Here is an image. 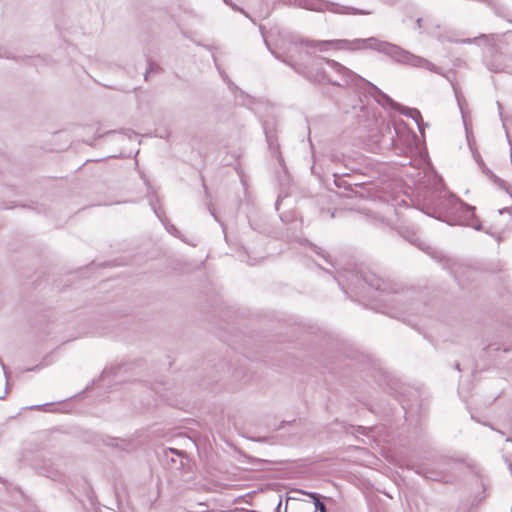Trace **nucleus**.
<instances>
[{
	"label": "nucleus",
	"instance_id": "7",
	"mask_svg": "<svg viewBox=\"0 0 512 512\" xmlns=\"http://www.w3.org/2000/svg\"><path fill=\"white\" fill-rule=\"evenodd\" d=\"M410 468L414 470L417 474L433 480V481H439V482H449L450 476L445 474L442 471L433 470L430 468H427L420 464L411 465Z\"/></svg>",
	"mask_w": 512,
	"mask_h": 512
},
{
	"label": "nucleus",
	"instance_id": "34",
	"mask_svg": "<svg viewBox=\"0 0 512 512\" xmlns=\"http://www.w3.org/2000/svg\"><path fill=\"white\" fill-rule=\"evenodd\" d=\"M203 186H204V188H205V194H206V196L208 197V196H209V194H208L207 187H206V185H205V184H203Z\"/></svg>",
	"mask_w": 512,
	"mask_h": 512
},
{
	"label": "nucleus",
	"instance_id": "24",
	"mask_svg": "<svg viewBox=\"0 0 512 512\" xmlns=\"http://www.w3.org/2000/svg\"><path fill=\"white\" fill-rule=\"evenodd\" d=\"M456 98H457V101H458V105L460 107V109L462 110V100H461V97L459 96V94L456 92Z\"/></svg>",
	"mask_w": 512,
	"mask_h": 512
},
{
	"label": "nucleus",
	"instance_id": "35",
	"mask_svg": "<svg viewBox=\"0 0 512 512\" xmlns=\"http://www.w3.org/2000/svg\"><path fill=\"white\" fill-rule=\"evenodd\" d=\"M42 406L41 405H36V406H33L32 408L33 409H40Z\"/></svg>",
	"mask_w": 512,
	"mask_h": 512
},
{
	"label": "nucleus",
	"instance_id": "28",
	"mask_svg": "<svg viewBox=\"0 0 512 512\" xmlns=\"http://www.w3.org/2000/svg\"><path fill=\"white\" fill-rule=\"evenodd\" d=\"M474 158L477 162L480 161V159H482L479 153H474Z\"/></svg>",
	"mask_w": 512,
	"mask_h": 512
},
{
	"label": "nucleus",
	"instance_id": "16",
	"mask_svg": "<svg viewBox=\"0 0 512 512\" xmlns=\"http://www.w3.org/2000/svg\"><path fill=\"white\" fill-rule=\"evenodd\" d=\"M289 3L305 9H314L312 0H289Z\"/></svg>",
	"mask_w": 512,
	"mask_h": 512
},
{
	"label": "nucleus",
	"instance_id": "26",
	"mask_svg": "<svg viewBox=\"0 0 512 512\" xmlns=\"http://www.w3.org/2000/svg\"><path fill=\"white\" fill-rule=\"evenodd\" d=\"M478 164H479V166L481 167L482 170L486 167V165H485V163H484V161L482 159H480V161H478Z\"/></svg>",
	"mask_w": 512,
	"mask_h": 512
},
{
	"label": "nucleus",
	"instance_id": "30",
	"mask_svg": "<svg viewBox=\"0 0 512 512\" xmlns=\"http://www.w3.org/2000/svg\"><path fill=\"white\" fill-rule=\"evenodd\" d=\"M508 211H509V208H503V209L499 210V213L503 214L504 212H508Z\"/></svg>",
	"mask_w": 512,
	"mask_h": 512
},
{
	"label": "nucleus",
	"instance_id": "19",
	"mask_svg": "<svg viewBox=\"0 0 512 512\" xmlns=\"http://www.w3.org/2000/svg\"><path fill=\"white\" fill-rule=\"evenodd\" d=\"M208 210H209L210 214L214 217V219L216 221H219V219H218V217L216 215L215 209H214V207H213V205L211 203L208 204Z\"/></svg>",
	"mask_w": 512,
	"mask_h": 512
},
{
	"label": "nucleus",
	"instance_id": "10",
	"mask_svg": "<svg viewBox=\"0 0 512 512\" xmlns=\"http://www.w3.org/2000/svg\"><path fill=\"white\" fill-rule=\"evenodd\" d=\"M483 173L499 188L505 190L507 193L511 195L510 186L506 181L495 175L488 167H485L483 169Z\"/></svg>",
	"mask_w": 512,
	"mask_h": 512
},
{
	"label": "nucleus",
	"instance_id": "15",
	"mask_svg": "<svg viewBox=\"0 0 512 512\" xmlns=\"http://www.w3.org/2000/svg\"><path fill=\"white\" fill-rule=\"evenodd\" d=\"M369 39L370 38H368L366 40H354L352 42L350 41L349 49H358V48H360V45H362L364 43H369V47L372 49H375V47H377V44L375 42H370Z\"/></svg>",
	"mask_w": 512,
	"mask_h": 512
},
{
	"label": "nucleus",
	"instance_id": "21",
	"mask_svg": "<svg viewBox=\"0 0 512 512\" xmlns=\"http://www.w3.org/2000/svg\"><path fill=\"white\" fill-rule=\"evenodd\" d=\"M334 176H335L334 182H335L336 186L342 187L343 186V180L341 178L337 177V175H334Z\"/></svg>",
	"mask_w": 512,
	"mask_h": 512
},
{
	"label": "nucleus",
	"instance_id": "4",
	"mask_svg": "<svg viewBox=\"0 0 512 512\" xmlns=\"http://www.w3.org/2000/svg\"><path fill=\"white\" fill-rule=\"evenodd\" d=\"M327 63L331 66L332 70L345 80L347 86L351 85L364 88L367 93L376 98L378 103L382 104V101H384L394 109L398 107V103L382 92L376 85L362 78L341 63L335 60L327 61Z\"/></svg>",
	"mask_w": 512,
	"mask_h": 512
},
{
	"label": "nucleus",
	"instance_id": "12",
	"mask_svg": "<svg viewBox=\"0 0 512 512\" xmlns=\"http://www.w3.org/2000/svg\"><path fill=\"white\" fill-rule=\"evenodd\" d=\"M312 499L313 512H326L325 504L320 500V495L315 492H302Z\"/></svg>",
	"mask_w": 512,
	"mask_h": 512
},
{
	"label": "nucleus",
	"instance_id": "31",
	"mask_svg": "<svg viewBox=\"0 0 512 512\" xmlns=\"http://www.w3.org/2000/svg\"><path fill=\"white\" fill-rule=\"evenodd\" d=\"M232 7H233V9H235V10H239L240 12H242V13H244L246 16H248V15L243 11V9H239L238 7H236V6H234V5H233Z\"/></svg>",
	"mask_w": 512,
	"mask_h": 512
},
{
	"label": "nucleus",
	"instance_id": "25",
	"mask_svg": "<svg viewBox=\"0 0 512 512\" xmlns=\"http://www.w3.org/2000/svg\"><path fill=\"white\" fill-rule=\"evenodd\" d=\"M281 506H282V501L279 500V502H278V504H277V506L275 508V512H281Z\"/></svg>",
	"mask_w": 512,
	"mask_h": 512
},
{
	"label": "nucleus",
	"instance_id": "32",
	"mask_svg": "<svg viewBox=\"0 0 512 512\" xmlns=\"http://www.w3.org/2000/svg\"><path fill=\"white\" fill-rule=\"evenodd\" d=\"M461 42H463V43H471V42H472V39H465V40H461Z\"/></svg>",
	"mask_w": 512,
	"mask_h": 512
},
{
	"label": "nucleus",
	"instance_id": "9",
	"mask_svg": "<svg viewBox=\"0 0 512 512\" xmlns=\"http://www.w3.org/2000/svg\"><path fill=\"white\" fill-rule=\"evenodd\" d=\"M396 110H398L402 115L406 116V117H410L412 118L418 128H419V131L421 133H423V121H422V115L420 113V111L416 108H409V107H403L401 105L398 104V107L395 108Z\"/></svg>",
	"mask_w": 512,
	"mask_h": 512
},
{
	"label": "nucleus",
	"instance_id": "36",
	"mask_svg": "<svg viewBox=\"0 0 512 512\" xmlns=\"http://www.w3.org/2000/svg\"><path fill=\"white\" fill-rule=\"evenodd\" d=\"M438 40L444 41V38L442 36H438Z\"/></svg>",
	"mask_w": 512,
	"mask_h": 512
},
{
	"label": "nucleus",
	"instance_id": "33",
	"mask_svg": "<svg viewBox=\"0 0 512 512\" xmlns=\"http://www.w3.org/2000/svg\"><path fill=\"white\" fill-rule=\"evenodd\" d=\"M455 368H456L458 371H461V368H460V364H459V363H456V364H455Z\"/></svg>",
	"mask_w": 512,
	"mask_h": 512
},
{
	"label": "nucleus",
	"instance_id": "18",
	"mask_svg": "<svg viewBox=\"0 0 512 512\" xmlns=\"http://www.w3.org/2000/svg\"><path fill=\"white\" fill-rule=\"evenodd\" d=\"M351 10V13L352 14H360V15H367V14H370L369 11H365V10H360V9H356V8H350Z\"/></svg>",
	"mask_w": 512,
	"mask_h": 512
},
{
	"label": "nucleus",
	"instance_id": "5",
	"mask_svg": "<svg viewBox=\"0 0 512 512\" xmlns=\"http://www.w3.org/2000/svg\"><path fill=\"white\" fill-rule=\"evenodd\" d=\"M331 60L332 59L325 57H316L312 62L304 63L303 61H298L294 55H292L289 60H283V62L289 65L295 72L303 75L310 81L318 83H329L339 87L347 86L344 79L342 83L332 81L326 74L322 67V63L325 62L331 68V66L327 63V61Z\"/></svg>",
	"mask_w": 512,
	"mask_h": 512
},
{
	"label": "nucleus",
	"instance_id": "3",
	"mask_svg": "<svg viewBox=\"0 0 512 512\" xmlns=\"http://www.w3.org/2000/svg\"><path fill=\"white\" fill-rule=\"evenodd\" d=\"M327 63L331 66L332 70L345 80L347 86L351 85L364 88L367 93L376 98L378 103L382 104V101H384L394 109L398 107V103L382 92L376 85L362 78L341 63L335 60L327 61Z\"/></svg>",
	"mask_w": 512,
	"mask_h": 512
},
{
	"label": "nucleus",
	"instance_id": "17",
	"mask_svg": "<svg viewBox=\"0 0 512 512\" xmlns=\"http://www.w3.org/2000/svg\"><path fill=\"white\" fill-rule=\"evenodd\" d=\"M160 71V67L152 62H149V66H148V69L146 70V73L144 75V78L145 80L148 79V75L152 72H159Z\"/></svg>",
	"mask_w": 512,
	"mask_h": 512
},
{
	"label": "nucleus",
	"instance_id": "27",
	"mask_svg": "<svg viewBox=\"0 0 512 512\" xmlns=\"http://www.w3.org/2000/svg\"><path fill=\"white\" fill-rule=\"evenodd\" d=\"M416 24H417L418 28H421L422 27V18H418L416 20Z\"/></svg>",
	"mask_w": 512,
	"mask_h": 512
},
{
	"label": "nucleus",
	"instance_id": "29",
	"mask_svg": "<svg viewBox=\"0 0 512 512\" xmlns=\"http://www.w3.org/2000/svg\"><path fill=\"white\" fill-rule=\"evenodd\" d=\"M0 364H1L2 368H3V370H4L5 375H7L6 366H5V364L2 362V360H1V359H0Z\"/></svg>",
	"mask_w": 512,
	"mask_h": 512
},
{
	"label": "nucleus",
	"instance_id": "6",
	"mask_svg": "<svg viewBox=\"0 0 512 512\" xmlns=\"http://www.w3.org/2000/svg\"><path fill=\"white\" fill-rule=\"evenodd\" d=\"M370 42H375L377 44V47H375V50H378L382 53H385L387 55H390L392 58H394L396 61L407 63L411 65L412 58L414 55L411 53L404 51L399 46L378 41L376 38L371 37L369 39Z\"/></svg>",
	"mask_w": 512,
	"mask_h": 512
},
{
	"label": "nucleus",
	"instance_id": "13",
	"mask_svg": "<svg viewBox=\"0 0 512 512\" xmlns=\"http://www.w3.org/2000/svg\"><path fill=\"white\" fill-rule=\"evenodd\" d=\"M411 65L416 67H422L433 72H437V67L432 62L415 55L412 58Z\"/></svg>",
	"mask_w": 512,
	"mask_h": 512
},
{
	"label": "nucleus",
	"instance_id": "37",
	"mask_svg": "<svg viewBox=\"0 0 512 512\" xmlns=\"http://www.w3.org/2000/svg\"><path fill=\"white\" fill-rule=\"evenodd\" d=\"M252 512H256V511H252Z\"/></svg>",
	"mask_w": 512,
	"mask_h": 512
},
{
	"label": "nucleus",
	"instance_id": "11",
	"mask_svg": "<svg viewBox=\"0 0 512 512\" xmlns=\"http://www.w3.org/2000/svg\"><path fill=\"white\" fill-rule=\"evenodd\" d=\"M363 281L367 283L370 287L375 288L376 290H385L384 281L372 273H367L363 276Z\"/></svg>",
	"mask_w": 512,
	"mask_h": 512
},
{
	"label": "nucleus",
	"instance_id": "20",
	"mask_svg": "<svg viewBox=\"0 0 512 512\" xmlns=\"http://www.w3.org/2000/svg\"><path fill=\"white\" fill-rule=\"evenodd\" d=\"M314 250L318 255H321L325 260L328 261L327 255L324 254V251L320 247L315 246Z\"/></svg>",
	"mask_w": 512,
	"mask_h": 512
},
{
	"label": "nucleus",
	"instance_id": "23",
	"mask_svg": "<svg viewBox=\"0 0 512 512\" xmlns=\"http://www.w3.org/2000/svg\"><path fill=\"white\" fill-rule=\"evenodd\" d=\"M277 159H278L279 165L282 166L283 168H285L284 167V159H283V157L281 155H278Z\"/></svg>",
	"mask_w": 512,
	"mask_h": 512
},
{
	"label": "nucleus",
	"instance_id": "22",
	"mask_svg": "<svg viewBox=\"0 0 512 512\" xmlns=\"http://www.w3.org/2000/svg\"><path fill=\"white\" fill-rule=\"evenodd\" d=\"M302 59H303L304 63H308L307 62L308 58H307V49H306V47H304V49L302 50Z\"/></svg>",
	"mask_w": 512,
	"mask_h": 512
},
{
	"label": "nucleus",
	"instance_id": "14",
	"mask_svg": "<svg viewBox=\"0 0 512 512\" xmlns=\"http://www.w3.org/2000/svg\"><path fill=\"white\" fill-rule=\"evenodd\" d=\"M383 131H386L388 135L384 134L382 135V141L387 144V146H392L394 143V135L392 134L391 127L389 123H386L383 127Z\"/></svg>",
	"mask_w": 512,
	"mask_h": 512
},
{
	"label": "nucleus",
	"instance_id": "8",
	"mask_svg": "<svg viewBox=\"0 0 512 512\" xmlns=\"http://www.w3.org/2000/svg\"><path fill=\"white\" fill-rule=\"evenodd\" d=\"M313 509L312 502L309 500L288 497L284 512H313Z\"/></svg>",
	"mask_w": 512,
	"mask_h": 512
},
{
	"label": "nucleus",
	"instance_id": "2",
	"mask_svg": "<svg viewBox=\"0 0 512 512\" xmlns=\"http://www.w3.org/2000/svg\"><path fill=\"white\" fill-rule=\"evenodd\" d=\"M350 45L349 40H310L306 38L294 39L291 42V48L289 50V55L286 60H289L292 55L298 60L303 61L302 59V50L304 47L307 49V58L311 59V62L316 58L317 52H326L330 49H348Z\"/></svg>",
	"mask_w": 512,
	"mask_h": 512
},
{
	"label": "nucleus",
	"instance_id": "1",
	"mask_svg": "<svg viewBox=\"0 0 512 512\" xmlns=\"http://www.w3.org/2000/svg\"><path fill=\"white\" fill-rule=\"evenodd\" d=\"M438 219H443L450 225H469L475 230L481 229V224H474L475 207H472L454 196L442 197L438 202Z\"/></svg>",
	"mask_w": 512,
	"mask_h": 512
}]
</instances>
